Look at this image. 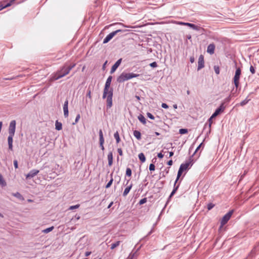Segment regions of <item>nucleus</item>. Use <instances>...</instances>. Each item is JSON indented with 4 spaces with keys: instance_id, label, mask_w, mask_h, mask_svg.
Listing matches in <instances>:
<instances>
[{
    "instance_id": "obj_30",
    "label": "nucleus",
    "mask_w": 259,
    "mask_h": 259,
    "mask_svg": "<svg viewBox=\"0 0 259 259\" xmlns=\"http://www.w3.org/2000/svg\"><path fill=\"white\" fill-rule=\"evenodd\" d=\"M54 229V227L52 226V227H49L48 228H47L46 229H44L42 231V232L44 233H48L49 232H50L51 231H52Z\"/></svg>"
},
{
    "instance_id": "obj_12",
    "label": "nucleus",
    "mask_w": 259,
    "mask_h": 259,
    "mask_svg": "<svg viewBox=\"0 0 259 259\" xmlns=\"http://www.w3.org/2000/svg\"><path fill=\"white\" fill-rule=\"evenodd\" d=\"M204 67V57L200 55L198 59L197 70H199Z\"/></svg>"
},
{
    "instance_id": "obj_51",
    "label": "nucleus",
    "mask_w": 259,
    "mask_h": 259,
    "mask_svg": "<svg viewBox=\"0 0 259 259\" xmlns=\"http://www.w3.org/2000/svg\"><path fill=\"white\" fill-rule=\"evenodd\" d=\"M187 22H177L176 24L181 25H185L186 26Z\"/></svg>"
},
{
    "instance_id": "obj_35",
    "label": "nucleus",
    "mask_w": 259,
    "mask_h": 259,
    "mask_svg": "<svg viewBox=\"0 0 259 259\" xmlns=\"http://www.w3.org/2000/svg\"><path fill=\"white\" fill-rule=\"evenodd\" d=\"M132 175V170L130 168H127L126 169V176L128 177H131Z\"/></svg>"
},
{
    "instance_id": "obj_9",
    "label": "nucleus",
    "mask_w": 259,
    "mask_h": 259,
    "mask_svg": "<svg viewBox=\"0 0 259 259\" xmlns=\"http://www.w3.org/2000/svg\"><path fill=\"white\" fill-rule=\"evenodd\" d=\"M225 109V106H224V103H221V105L219 108H218L214 113L211 115V118H215L219 114H220L222 112H223Z\"/></svg>"
},
{
    "instance_id": "obj_5",
    "label": "nucleus",
    "mask_w": 259,
    "mask_h": 259,
    "mask_svg": "<svg viewBox=\"0 0 259 259\" xmlns=\"http://www.w3.org/2000/svg\"><path fill=\"white\" fill-rule=\"evenodd\" d=\"M190 164V162H187L186 163H182L181 164L180 168L179 169L178 172L177 177V179L176 180V183H177L180 177L181 176L183 172L185 170H186L189 168Z\"/></svg>"
},
{
    "instance_id": "obj_63",
    "label": "nucleus",
    "mask_w": 259,
    "mask_h": 259,
    "mask_svg": "<svg viewBox=\"0 0 259 259\" xmlns=\"http://www.w3.org/2000/svg\"><path fill=\"white\" fill-rule=\"evenodd\" d=\"M173 107L175 109H177V108H178L177 105V104L173 105Z\"/></svg>"
},
{
    "instance_id": "obj_24",
    "label": "nucleus",
    "mask_w": 259,
    "mask_h": 259,
    "mask_svg": "<svg viewBox=\"0 0 259 259\" xmlns=\"http://www.w3.org/2000/svg\"><path fill=\"white\" fill-rule=\"evenodd\" d=\"M250 100V98H249V96H248L245 100L240 102V105L241 106H244L247 104Z\"/></svg>"
},
{
    "instance_id": "obj_44",
    "label": "nucleus",
    "mask_w": 259,
    "mask_h": 259,
    "mask_svg": "<svg viewBox=\"0 0 259 259\" xmlns=\"http://www.w3.org/2000/svg\"><path fill=\"white\" fill-rule=\"evenodd\" d=\"M212 118H211V116L208 119V121H209L208 126H209V133L210 132V127H211V123H212Z\"/></svg>"
},
{
    "instance_id": "obj_4",
    "label": "nucleus",
    "mask_w": 259,
    "mask_h": 259,
    "mask_svg": "<svg viewBox=\"0 0 259 259\" xmlns=\"http://www.w3.org/2000/svg\"><path fill=\"white\" fill-rule=\"evenodd\" d=\"M140 76L139 74L134 73L122 72L117 78V81L118 83H122L126 80H130L133 78L137 77Z\"/></svg>"
},
{
    "instance_id": "obj_37",
    "label": "nucleus",
    "mask_w": 259,
    "mask_h": 259,
    "mask_svg": "<svg viewBox=\"0 0 259 259\" xmlns=\"http://www.w3.org/2000/svg\"><path fill=\"white\" fill-rule=\"evenodd\" d=\"M213 69L217 74H219L220 73V68L218 66H214Z\"/></svg>"
},
{
    "instance_id": "obj_17",
    "label": "nucleus",
    "mask_w": 259,
    "mask_h": 259,
    "mask_svg": "<svg viewBox=\"0 0 259 259\" xmlns=\"http://www.w3.org/2000/svg\"><path fill=\"white\" fill-rule=\"evenodd\" d=\"M176 182H175V184H174V189H173V190L172 191V192H171L168 198V200L167 201H168L170 198L173 196V195L176 193V192H177V190L179 188V185H176Z\"/></svg>"
},
{
    "instance_id": "obj_7",
    "label": "nucleus",
    "mask_w": 259,
    "mask_h": 259,
    "mask_svg": "<svg viewBox=\"0 0 259 259\" xmlns=\"http://www.w3.org/2000/svg\"><path fill=\"white\" fill-rule=\"evenodd\" d=\"M241 70L240 68H237L235 74L233 78L234 83L236 89L239 85V79L241 75Z\"/></svg>"
},
{
    "instance_id": "obj_19",
    "label": "nucleus",
    "mask_w": 259,
    "mask_h": 259,
    "mask_svg": "<svg viewBox=\"0 0 259 259\" xmlns=\"http://www.w3.org/2000/svg\"><path fill=\"white\" fill-rule=\"evenodd\" d=\"M132 187H133V184L131 183L129 186H128L127 187H126L125 188V189L123 192V194H122L123 196L125 197L128 194V193L130 191L131 189H132Z\"/></svg>"
},
{
    "instance_id": "obj_26",
    "label": "nucleus",
    "mask_w": 259,
    "mask_h": 259,
    "mask_svg": "<svg viewBox=\"0 0 259 259\" xmlns=\"http://www.w3.org/2000/svg\"><path fill=\"white\" fill-rule=\"evenodd\" d=\"M63 111H64V115L65 117H67L68 116V106H64L63 105Z\"/></svg>"
},
{
    "instance_id": "obj_42",
    "label": "nucleus",
    "mask_w": 259,
    "mask_h": 259,
    "mask_svg": "<svg viewBox=\"0 0 259 259\" xmlns=\"http://www.w3.org/2000/svg\"><path fill=\"white\" fill-rule=\"evenodd\" d=\"M147 117L151 119L154 120L155 119L154 116L151 113L148 112L147 113Z\"/></svg>"
},
{
    "instance_id": "obj_11",
    "label": "nucleus",
    "mask_w": 259,
    "mask_h": 259,
    "mask_svg": "<svg viewBox=\"0 0 259 259\" xmlns=\"http://www.w3.org/2000/svg\"><path fill=\"white\" fill-rule=\"evenodd\" d=\"M39 172V170L37 169H32L26 175V179H31L33 178L34 176L37 175V174Z\"/></svg>"
},
{
    "instance_id": "obj_55",
    "label": "nucleus",
    "mask_w": 259,
    "mask_h": 259,
    "mask_svg": "<svg viewBox=\"0 0 259 259\" xmlns=\"http://www.w3.org/2000/svg\"><path fill=\"white\" fill-rule=\"evenodd\" d=\"M12 3H11L10 2L9 3H8V4H7L6 5H5L4 7H8L9 6H10L11 5H12Z\"/></svg>"
},
{
    "instance_id": "obj_57",
    "label": "nucleus",
    "mask_w": 259,
    "mask_h": 259,
    "mask_svg": "<svg viewBox=\"0 0 259 259\" xmlns=\"http://www.w3.org/2000/svg\"><path fill=\"white\" fill-rule=\"evenodd\" d=\"M202 143H201L198 147L197 148H196V149L195 150V153L198 150V149L200 148L201 146L202 145Z\"/></svg>"
},
{
    "instance_id": "obj_38",
    "label": "nucleus",
    "mask_w": 259,
    "mask_h": 259,
    "mask_svg": "<svg viewBox=\"0 0 259 259\" xmlns=\"http://www.w3.org/2000/svg\"><path fill=\"white\" fill-rule=\"evenodd\" d=\"M80 118V114H78L76 116V118H75V121L74 122L72 123V124L74 125L76 123L78 122V120H79Z\"/></svg>"
},
{
    "instance_id": "obj_56",
    "label": "nucleus",
    "mask_w": 259,
    "mask_h": 259,
    "mask_svg": "<svg viewBox=\"0 0 259 259\" xmlns=\"http://www.w3.org/2000/svg\"><path fill=\"white\" fill-rule=\"evenodd\" d=\"M91 254V252H90V251H87L85 253V255L86 256H88L90 255Z\"/></svg>"
},
{
    "instance_id": "obj_18",
    "label": "nucleus",
    "mask_w": 259,
    "mask_h": 259,
    "mask_svg": "<svg viewBox=\"0 0 259 259\" xmlns=\"http://www.w3.org/2000/svg\"><path fill=\"white\" fill-rule=\"evenodd\" d=\"M176 182H175V184H174V189H173V190L172 191V192H171L168 198V200L167 201H168L170 198L173 196V195L176 193V192H177V190L179 188V185H176Z\"/></svg>"
},
{
    "instance_id": "obj_43",
    "label": "nucleus",
    "mask_w": 259,
    "mask_h": 259,
    "mask_svg": "<svg viewBox=\"0 0 259 259\" xmlns=\"http://www.w3.org/2000/svg\"><path fill=\"white\" fill-rule=\"evenodd\" d=\"M76 65V64L75 63H73V64H72L71 65H70L69 66H67V67L68 68V69H69V71H70V70L73 68Z\"/></svg>"
},
{
    "instance_id": "obj_27",
    "label": "nucleus",
    "mask_w": 259,
    "mask_h": 259,
    "mask_svg": "<svg viewBox=\"0 0 259 259\" xmlns=\"http://www.w3.org/2000/svg\"><path fill=\"white\" fill-rule=\"evenodd\" d=\"M139 159L142 162H144L146 160V158L144 154L143 153H141L138 155Z\"/></svg>"
},
{
    "instance_id": "obj_64",
    "label": "nucleus",
    "mask_w": 259,
    "mask_h": 259,
    "mask_svg": "<svg viewBox=\"0 0 259 259\" xmlns=\"http://www.w3.org/2000/svg\"><path fill=\"white\" fill-rule=\"evenodd\" d=\"M136 98L138 100H140V97L139 96H136Z\"/></svg>"
},
{
    "instance_id": "obj_3",
    "label": "nucleus",
    "mask_w": 259,
    "mask_h": 259,
    "mask_svg": "<svg viewBox=\"0 0 259 259\" xmlns=\"http://www.w3.org/2000/svg\"><path fill=\"white\" fill-rule=\"evenodd\" d=\"M69 72V69L67 67V64H65L56 73L52 75L51 80L52 81L58 80L68 74Z\"/></svg>"
},
{
    "instance_id": "obj_2",
    "label": "nucleus",
    "mask_w": 259,
    "mask_h": 259,
    "mask_svg": "<svg viewBox=\"0 0 259 259\" xmlns=\"http://www.w3.org/2000/svg\"><path fill=\"white\" fill-rule=\"evenodd\" d=\"M16 122L15 120H12L9 124L8 128L9 136L8 137V143L9 149L13 150V138L15 133Z\"/></svg>"
},
{
    "instance_id": "obj_47",
    "label": "nucleus",
    "mask_w": 259,
    "mask_h": 259,
    "mask_svg": "<svg viewBox=\"0 0 259 259\" xmlns=\"http://www.w3.org/2000/svg\"><path fill=\"white\" fill-rule=\"evenodd\" d=\"M14 167L16 169V168H18V161L17 160H14Z\"/></svg>"
},
{
    "instance_id": "obj_20",
    "label": "nucleus",
    "mask_w": 259,
    "mask_h": 259,
    "mask_svg": "<svg viewBox=\"0 0 259 259\" xmlns=\"http://www.w3.org/2000/svg\"><path fill=\"white\" fill-rule=\"evenodd\" d=\"M107 158L108 160V165L111 166L113 163V154L111 152L108 153Z\"/></svg>"
},
{
    "instance_id": "obj_31",
    "label": "nucleus",
    "mask_w": 259,
    "mask_h": 259,
    "mask_svg": "<svg viewBox=\"0 0 259 259\" xmlns=\"http://www.w3.org/2000/svg\"><path fill=\"white\" fill-rule=\"evenodd\" d=\"M0 185L2 186H5L6 183L3 179L2 175L0 174Z\"/></svg>"
},
{
    "instance_id": "obj_59",
    "label": "nucleus",
    "mask_w": 259,
    "mask_h": 259,
    "mask_svg": "<svg viewBox=\"0 0 259 259\" xmlns=\"http://www.w3.org/2000/svg\"><path fill=\"white\" fill-rule=\"evenodd\" d=\"M113 202H112H112H111L110 203V204L108 205V206L107 208H110L112 206V205H113Z\"/></svg>"
},
{
    "instance_id": "obj_25",
    "label": "nucleus",
    "mask_w": 259,
    "mask_h": 259,
    "mask_svg": "<svg viewBox=\"0 0 259 259\" xmlns=\"http://www.w3.org/2000/svg\"><path fill=\"white\" fill-rule=\"evenodd\" d=\"M12 195H13L14 197H16V198H18V199H20V200H24V198H23V196H22V195L20 193H19V192H16V193H13V194H12Z\"/></svg>"
},
{
    "instance_id": "obj_48",
    "label": "nucleus",
    "mask_w": 259,
    "mask_h": 259,
    "mask_svg": "<svg viewBox=\"0 0 259 259\" xmlns=\"http://www.w3.org/2000/svg\"><path fill=\"white\" fill-rule=\"evenodd\" d=\"M117 152L119 154V155L122 156L123 155L122 154V150L121 148H118L117 149Z\"/></svg>"
},
{
    "instance_id": "obj_62",
    "label": "nucleus",
    "mask_w": 259,
    "mask_h": 259,
    "mask_svg": "<svg viewBox=\"0 0 259 259\" xmlns=\"http://www.w3.org/2000/svg\"><path fill=\"white\" fill-rule=\"evenodd\" d=\"M107 63V61H106L103 65V69H104L106 67V65Z\"/></svg>"
},
{
    "instance_id": "obj_1",
    "label": "nucleus",
    "mask_w": 259,
    "mask_h": 259,
    "mask_svg": "<svg viewBox=\"0 0 259 259\" xmlns=\"http://www.w3.org/2000/svg\"><path fill=\"white\" fill-rule=\"evenodd\" d=\"M112 79V76H109L107 78L105 83L103 95V99L107 98V108L108 109L110 108L112 106L113 89H110V86Z\"/></svg>"
},
{
    "instance_id": "obj_23",
    "label": "nucleus",
    "mask_w": 259,
    "mask_h": 259,
    "mask_svg": "<svg viewBox=\"0 0 259 259\" xmlns=\"http://www.w3.org/2000/svg\"><path fill=\"white\" fill-rule=\"evenodd\" d=\"M55 128L58 131H60L62 128V123L59 122L58 120H57L55 122Z\"/></svg>"
},
{
    "instance_id": "obj_54",
    "label": "nucleus",
    "mask_w": 259,
    "mask_h": 259,
    "mask_svg": "<svg viewBox=\"0 0 259 259\" xmlns=\"http://www.w3.org/2000/svg\"><path fill=\"white\" fill-rule=\"evenodd\" d=\"M172 160H169L168 162H167V164L169 166L171 165L172 164Z\"/></svg>"
},
{
    "instance_id": "obj_8",
    "label": "nucleus",
    "mask_w": 259,
    "mask_h": 259,
    "mask_svg": "<svg viewBox=\"0 0 259 259\" xmlns=\"http://www.w3.org/2000/svg\"><path fill=\"white\" fill-rule=\"evenodd\" d=\"M233 213V210H231L229 211L228 213H227L222 218L221 220V226H223L225 225L230 220L232 214Z\"/></svg>"
},
{
    "instance_id": "obj_22",
    "label": "nucleus",
    "mask_w": 259,
    "mask_h": 259,
    "mask_svg": "<svg viewBox=\"0 0 259 259\" xmlns=\"http://www.w3.org/2000/svg\"><path fill=\"white\" fill-rule=\"evenodd\" d=\"M138 118L143 124H145L146 123V119L142 114H140L138 116Z\"/></svg>"
},
{
    "instance_id": "obj_52",
    "label": "nucleus",
    "mask_w": 259,
    "mask_h": 259,
    "mask_svg": "<svg viewBox=\"0 0 259 259\" xmlns=\"http://www.w3.org/2000/svg\"><path fill=\"white\" fill-rule=\"evenodd\" d=\"M157 156L159 158H162L163 157L164 155L161 152H160L158 154Z\"/></svg>"
},
{
    "instance_id": "obj_33",
    "label": "nucleus",
    "mask_w": 259,
    "mask_h": 259,
    "mask_svg": "<svg viewBox=\"0 0 259 259\" xmlns=\"http://www.w3.org/2000/svg\"><path fill=\"white\" fill-rule=\"evenodd\" d=\"M137 252L135 251L134 252H132L127 257V259H134L135 256L136 255Z\"/></svg>"
},
{
    "instance_id": "obj_32",
    "label": "nucleus",
    "mask_w": 259,
    "mask_h": 259,
    "mask_svg": "<svg viewBox=\"0 0 259 259\" xmlns=\"http://www.w3.org/2000/svg\"><path fill=\"white\" fill-rule=\"evenodd\" d=\"M110 175H111V179L109 181V182L107 184V185L106 186V188H109L111 186V185H112V183H113V179L112 178V174H111Z\"/></svg>"
},
{
    "instance_id": "obj_10",
    "label": "nucleus",
    "mask_w": 259,
    "mask_h": 259,
    "mask_svg": "<svg viewBox=\"0 0 259 259\" xmlns=\"http://www.w3.org/2000/svg\"><path fill=\"white\" fill-rule=\"evenodd\" d=\"M99 135L100 147L101 149L103 151V150H104V147L103 145L104 143V138L103 137V134L102 130H99Z\"/></svg>"
},
{
    "instance_id": "obj_21",
    "label": "nucleus",
    "mask_w": 259,
    "mask_h": 259,
    "mask_svg": "<svg viewBox=\"0 0 259 259\" xmlns=\"http://www.w3.org/2000/svg\"><path fill=\"white\" fill-rule=\"evenodd\" d=\"M133 135L138 140H139L141 139V134L139 131H134L133 132Z\"/></svg>"
},
{
    "instance_id": "obj_14",
    "label": "nucleus",
    "mask_w": 259,
    "mask_h": 259,
    "mask_svg": "<svg viewBox=\"0 0 259 259\" xmlns=\"http://www.w3.org/2000/svg\"><path fill=\"white\" fill-rule=\"evenodd\" d=\"M234 90V89H233L232 90V91H231V94L228 97L225 98L222 103H224V105L225 103H229L230 102V101L231 100L232 97H235L236 96V95H235V93L233 92Z\"/></svg>"
},
{
    "instance_id": "obj_53",
    "label": "nucleus",
    "mask_w": 259,
    "mask_h": 259,
    "mask_svg": "<svg viewBox=\"0 0 259 259\" xmlns=\"http://www.w3.org/2000/svg\"><path fill=\"white\" fill-rule=\"evenodd\" d=\"M190 61L191 63H193L195 61V58L194 57H191L190 58Z\"/></svg>"
},
{
    "instance_id": "obj_6",
    "label": "nucleus",
    "mask_w": 259,
    "mask_h": 259,
    "mask_svg": "<svg viewBox=\"0 0 259 259\" xmlns=\"http://www.w3.org/2000/svg\"><path fill=\"white\" fill-rule=\"evenodd\" d=\"M127 30L124 29H118L113 31L108 34L103 40V44H106L109 42L116 34L119 32H124Z\"/></svg>"
},
{
    "instance_id": "obj_34",
    "label": "nucleus",
    "mask_w": 259,
    "mask_h": 259,
    "mask_svg": "<svg viewBox=\"0 0 259 259\" xmlns=\"http://www.w3.org/2000/svg\"><path fill=\"white\" fill-rule=\"evenodd\" d=\"M188 133V130L186 128H181L179 130V133L180 134H185Z\"/></svg>"
},
{
    "instance_id": "obj_36",
    "label": "nucleus",
    "mask_w": 259,
    "mask_h": 259,
    "mask_svg": "<svg viewBox=\"0 0 259 259\" xmlns=\"http://www.w3.org/2000/svg\"><path fill=\"white\" fill-rule=\"evenodd\" d=\"M80 206V205L79 204H76V205H72V206H70L68 209L69 210H73V209H77L78 208H79Z\"/></svg>"
},
{
    "instance_id": "obj_46",
    "label": "nucleus",
    "mask_w": 259,
    "mask_h": 259,
    "mask_svg": "<svg viewBox=\"0 0 259 259\" xmlns=\"http://www.w3.org/2000/svg\"><path fill=\"white\" fill-rule=\"evenodd\" d=\"M249 70H250V71L251 72V73L252 74H254L255 73V69H254L253 66H251L250 67V69Z\"/></svg>"
},
{
    "instance_id": "obj_50",
    "label": "nucleus",
    "mask_w": 259,
    "mask_h": 259,
    "mask_svg": "<svg viewBox=\"0 0 259 259\" xmlns=\"http://www.w3.org/2000/svg\"><path fill=\"white\" fill-rule=\"evenodd\" d=\"M87 96L89 98H91V91L89 90L87 91Z\"/></svg>"
},
{
    "instance_id": "obj_15",
    "label": "nucleus",
    "mask_w": 259,
    "mask_h": 259,
    "mask_svg": "<svg viewBox=\"0 0 259 259\" xmlns=\"http://www.w3.org/2000/svg\"><path fill=\"white\" fill-rule=\"evenodd\" d=\"M214 49H215V45L213 44H210L207 47V53L212 55L214 52Z\"/></svg>"
},
{
    "instance_id": "obj_28",
    "label": "nucleus",
    "mask_w": 259,
    "mask_h": 259,
    "mask_svg": "<svg viewBox=\"0 0 259 259\" xmlns=\"http://www.w3.org/2000/svg\"><path fill=\"white\" fill-rule=\"evenodd\" d=\"M120 243V241H117L114 243H113L111 245V247L110 248L111 249H114L115 247L118 246L119 245Z\"/></svg>"
},
{
    "instance_id": "obj_39",
    "label": "nucleus",
    "mask_w": 259,
    "mask_h": 259,
    "mask_svg": "<svg viewBox=\"0 0 259 259\" xmlns=\"http://www.w3.org/2000/svg\"><path fill=\"white\" fill-rule=\"evenodd\" d=\"M214 206V204L212 203H209L207 204V208L208 210L211 209Z\"/></svg>"
},
{
    "instance_id": "obj_58",
    "label": "nucleus",
    "mask_w": 259,
    "mask_h": 259,
    "mask_svg": "<svg viewBox=\"0 0 259 259\" xmlns=\"http://www.w3.org/2000/svg\"><path fill=\"white\" fill-rule=\"evenodd\" d=\"M153 232V229H152L147 234V235L145 237H146L147 236H149L150 235H151Z\"/></svg>"
},
{
    "instance_id": "obj_41",
    "label": "nucleus",
    "mask_w": 259,
    "mask_h": 259,
    "mask_svg": "<svg viewBox=\"0 0 259 259\" xmlns=\"http://www.w3.org/2000/svg\"><path fill=\"white\" fill-rule=\"evenodd\" d=\"M155 165L153 163H151L149 165V170L150 171H154L155 170Z\"/></svg>"
},
{
    "instance_id": "obj_45",
    "label": "nucleus",
    "mask_w": 259,
    "mask_h": 259,
    "mask_svg": "<svg viewBox=\"0 0 259 259\" xmlns=\"http://www.w3.org/2000/svg\"><path fill=\"white\" fill-rule=\"evenodd\" d=\"M150 66L151 67L155 68V67H156L157 66V63L156 62H152V63L150 64Z\"/></svg>"
},
{
    "instance_id": "obj_40",
    "label": "nucleus",
    "mask_w": 259,
    "mask_h": 259,
    "mask_svg": "<svg viewBox=\"0 0 259 259\" xmlns=\"http://www.w3.org/2000/svg\"><path fill=\"white\" fill-rule=\"evenodd\" d=\"M147 198H144L142 199L141 200H140L139 203L140 205H142V204L145 203L147 202Z\"/></svg>"
},
{
    "instance_id": "obj_16",
    "label": "nucleus",
    "mask_w": 259,
    "mask_h": 259,
    "mask_svg": "<svg viewBox=\"0 0 259 259\" xmlns=\"http://www.w3.org/2000/svg\"><path fill=\"white\" fill-rule=\"evenodd\" d=\"M186 26H189L191 28H192L195 30H196V31H199L201 29V27L200 26H198V25H195L194 24L190 23H188V22L186 23Z\"/></svg>"
},
{
    "instance_id": "obj_61",
    "label": "nucleus",
    "mask_w": 259,
    "mask_h": 259,
    "mask_svg": "<svg viewBox=\"0 0 259 259\" xmlns=\"http://www.w3.org/2000/svg\"><path fill=\"white\" fill-rule=\"evenodd\" d=\"M174 155V152L171 151L169 152V157H170Z\"/></svg>"
},
{
    "instance_id": "obj_60",
    "label": "nucleus",
    "mask_w": 259,
    "mask_h": 259,
    "mask_svg": "<svg viewBox=\"0 0 259 259\" xmlns=\"http://www.w3.org/2000/svg\"><path fill=\"white\" fill-rule=\"evenodd\" d=\"M64 105V106H68V100H66L65 101V102H64V105Z\"/></svg>"
},
{
    "instance_id": "obj_29",
    "label": "nucleus",
    "mask_w": 259,
    "mask_h": 259,
    "mask_svg": "<svg viewBox=\"0 0 259 259\" xmlns=\"http://www.w3.org/2000/svg\"><path fill=\"white\" fill-rule=\"evenodd\" d=\"M114 137L116 140V143H118L120 140L119 133L116 131L114 134Z\"/></svg>"
},
{
    "instance_id": "obj_49",
    "label": "nucleus",
    "mask_w": 259,
    "mask_h": 259,
    "mask_svg": "<svg viewBox=\"0 0 259 259\" xmlns=\"http://www.w3.org/2000/svg\"><path fill=\"white\" fill-rule=\"evenodd\" d=\"M161 107L163 108L167 109L168 108V106L166 103H162Z\"/></svg>"
},
{
    "instance_id": "obj_13",
    "label": "nucleus",
    "mask_w": 259,
    "mask_h": 259,
    "mask_svg": "<svg viewBox=\"0 0 259 259\" xmlns=\"http://www.w3.org/2000/svg\"><path fill=\"white\" fill-rule=\"evenodd\" d=\"M122 62V59L120 58L118 59L115 64L112 66L111 70H110V73L112 74L113 73L115 70L117 69V68L119 67V66L120 65L121 63Z\"/></svg>"
}]
</instances>
